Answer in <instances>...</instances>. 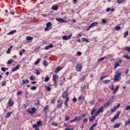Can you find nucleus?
<instances>
[{
    "label": "nucleus",
    "mask_w": 130,
    "mask_h": 130,
    "mask_svg": "<svg viewBox=\"0 0 130 130\" xmlns=\"http://www.w3.org/2000/svg\"><path fill=\"white\" fill-rule=\"evenodd\" d=\"M119 88V86H116V88L113 90V94H116V93H117V91H118Z\"/></svg>",
    "instance_id": "nucleus-16"
},
{
    "label": "nucleus",
    "mask_w": 130,
    "mask_h": 130,
    "mask_svg": "<svg viewBox=\"0 0 130 130\" xmlns=\"http://www.w3.org/2000/svg\"><path fill=\"white\" fill-rule=\"evenodd\" d=\"M27 112L29 114H30V115H34L35 112H36V108L32 107L31 108L27 109Z\"/></svg>",
    "instance_id": "nucleus-4"
},
{
    "label": "nucleus",
    "mask_w": 130,
    "mask_h": 130,
    "mask_svg": "<svg viewBox=\"0 0 130 130\" xmlns=\"http://www.w3.org/2000/svg\"><path fill=\"white\" fill-rule=\"evenodd\" d=\"M28 83H29V80H28L23 79L22 81V85L27 84Z\"/></svg>",
    "instance_id": "nucleus-18"
},
{
    "label": "nucleus",
    "mask_w": 130,
    "mask_h": 130,
    "mask_svg": "<svg viewBox=\"0 0 130 130\" xmlns=\"http://www.w3.org/2000/svg\"><path fill=\"white\" fill-rule=\"evenodd\" d=\"M48 108H49L48 106H46L44 107V109H43L44 112L46 113V110H48Z\"/></svg>",
    "instance_id": "nucleus-34"
},
{
    "label": "nucleus",
    "mask_w": 130,
    "mask_h": 130,
    "mask_svg": "<svg viewBox=\"0 0 130 130\" xmlns=\"http://www.w3.org/2000/svg\"><path fill=\"white\" fill-rule=\"evenodd\" d=\"M85 39V38H82V39H81V42L82 43L84 42Z\"/></svg>",
    "instance_id": "nucleus-62"
},
{
    "label": "nucleus",
    "mask_w": 130,
    "mask_h": 130,
    "mask_svg": "<svg viewBox=\"0 0 130 130\" xmlns=\"http://www.w3.org/2000/svg\"><path fill=\"white\" fill-rule=\"evenodd\" d=\"M12 114H13V112H9L7 113L6 114V118H9V117H10Z\"/></svg>",
    "instance_id": "nucleus-15"
},
{
    "label": "nucleus",
    "mask_w": 130,
    "mask_h": 130,
    "mask_svg": "<svg viewBox=\"0 0 130 130\" xmlns=\"http://www.w3.org/2000/svg\"><path fill=\"white\" fill-rule=\"evenodd\" d=\"M78 99L79 100H82L84 99V95H81L80 96H79Z\"/></svg>",
    "instance_id": "nucleus-39"
},
{
    "label": "nucleus",
    "mask_w": 130,
    "mask_h": 130,
    "mask_svg": "<svg viewBox=\"0 0 130 130\" xmlns=\"http://www.w3.org/2000/svg\"><path fill=\"white\" fill-rule=\"evenodd\" d=\"M46 89L48 91V92H50L51 91V88L49 86H45Z\"/></svg>",
    "instance_id": "nucleus-35"
},
{
    "label": "nucleus",
    "mask_w": 130,
    "mask_h": 130,
    "mask_svg": "<svg viewBox=\"0 0 130 130\" xmlns=\"http://www.w3.org/2000/svg\"><path fill=\"white\" fill-rule=\"evenodd\" d=\"M64 105H65V106H68V102H64Z\"/></svg>",
    "instance_id": "nucleus-64"
},
{
    "label": "nucleus",
    "mask_w": 130,
    "mask_h": 130,
    "mask_svg": "<svg viewBox=\"0 0 130 130\" xmlns=\"http://www.w3.org/2000/svg\"><path fill=\"white\" fill-rule=\"evenodd\" d=\"M69 119H70V117H69V116H65V120H66V121H68V120H69Z\"/></svg>",
    "instance_id": "nucleus-50"
},
{
    "label": "nucleus",
    "mask_w": 130,
    "mask_h": 130,
    "mask_svg": "<svg viewBox=\"0 0 130 130\" xmlns=\"http://www.w3.org/2000/svg\"><path fill=\"white\" fill-rule=\"evenodd\" d=\"M104 110V107H101L98 109L93 108L91 112V114L92 115H94V114L95 113L94 116H92L89 118V121H94L95 119H96V116H98L100 114V113L103 112Z\"/></svg>",
    "instance_id": "nucleus-1"
},
{
    "label": "nucleus",
    "mask_w": 130,
    "mask_h": 130,
    "mask_svg": "<svg viewBox=\"0 0 130 130\" xmlns=\"http://www.w3.org/2000/svg\"><path fill=\"white\" fill-rule=\"evenodd\" d=\"M117 109V107H114L113 108H112L111 110V112H114L115 111V110H116Z\"/></svg>",
    "instance_id": "nucleus-37"
},
{
    "label": "nucleus",
    "mask_w": 130,
    "mask_h": 130,
    "mask_svg": "<svg viewBox=\"0 0 130 130\" xmlns=\"http://www.w3.org/2000/svg\"><path fill=\"white\" fill-rule=\"evenodd\" d=\"M2 71L3 72H6V68L3 67V68H2Z\"/></svg>",
    "instance_id": "nucleus-58"
},
{
    "label": "nucleus",
    "mask_w": 130,
    "mask_h": 130,
    "mask_svg": "<svg viewBox=\"0 0 130 130\" xmlns=\"http://www.w3.org/2000/svg\"><path fill=\"white\" fill-rule=\"evenodd\" d=\"M115 10L113 8H108L106 9V11L109 12H114Z\"/></svg>",
    "instance_id": "nucleus-20"
},
{
    "label": "nucleus",
    "mask_w": 130,
    "mask_h": 130,
    "mask_svg": "<svg viewBox=\"0 0 130 130\" xmlns=\"http://www.w3.org/2000/svg\"><path fill=\"white\" fill-rule=\"evenodd\" d=\"M14 33H16V30H12L10 32H9L8 34V35H13V34H14Z\"/></svg>",
    "instance_id": "nucleus-27"
},
{
    "label": "nucleus",
    "mask_w": 130,
    "mask_h": 130,
    "mask_svg": "<svg viewBox=\"0 0 130 130\" xmlns=\"http://www.w3.org/2000/svg\"><path fill=\"white\" fill-rule=\"evenodd\" d=\"M119 61H116L114 63V70L116 69V68H117V67H119V66H120V64H121V60H119ZM120 62V63H119Z\"/></svg>",
    "instance_id": "nucleus-10"
},
{
    "label": "nucleus",
    "mask_w": 130,
    "mask_h": 130,
    "mask_svg": "<svg viewBox=\"0 0 130 130\" xmlns=\"http://www.w3.org/2000/svg\"><path fill=\"white\" fill-rule=\"evenodd\" d=\"M109 82H110V80H106L104 81V83L105 84H107V83H109Z\"/></svg>",
    "instance_id": "nucleus-49"
},
{
    "label": "nucleus",
    "mask_w": 130,
    "mask_h": 130,
    "mask_svg": "<svg viewBox=\"0 0 130 130\" xmlns=\"http://www.w3.org/2000/svg\"><path fill=\"white\" fill-rule=\"evenodd\" d=\"M77 55H78V56H80V55H82V52H78L77 53Z\"/></svg>",
    "instance_id": "nucleus-52"
},
{
    "label": "nucleus",
    "mask_w": 130,
    "mask_h": 130,
    "mask_svg": "<svg viewBox=\"0 0 130 130\" xmlns=\"http://www.w3.org/2000/svg\"><path fill=\"white\" fill-rule=\"evenodd\" d=\"M97 124H98V123H94L93 124H92V125L91 127H92L93 128H94V127H95V126H97Z\"/></svg>",
    "instance_id": "nucleus-46"
},
{
    "label": "nucleus",
    "mask_w": 130,
    "mask_h": 130,
    "mask_svg": "<svg viewBox=\"0 0 130 130\" xmlns=\"http://www.w3.org/2000/svg\"><path fill=\"white\" fill-rule=\"evenodd\" d=\"M48 63H47V61L44 60V65L46 66H48Z\"/></svg>",
    "instance_id": "nucleus-53"
},
{
    "label": "nucleus",
    "mask_w": 130,
    "mask_h": 130,
    "mask_svg": "<svg viewBox=\"0 0 130 130\" xmlns=\"http://www.w3.org/2000/svg\"><path fill=\"white\" fill-rule=\"evenodd\" d=\"M36 75H40V72H39V71H38V70H36Z\"/></svg>",
    "instance_id": "nucleus-61"
},
{
    "label": "nucleus",
    "mask_w": 130,
    "mask_h": 130,
    "mask_svg": "<svg viewBox=\"0 0 130 130\" xmlns=\"http://www.w3.org/2000/svg\"><path fill=\"white\" fill-rule=\"evenodd\" d=\"M105 59H107V57H102L98 59L99 61H103V60H105Z\"/></svg>",
    "instance_id": "nucleus-23"
},
{
    "label": "nucleus",
    "mask_w": 130,
    "mask_h": 130,
    "mask_svg": "<svg viewBox=\"0 0 130 130\" xmlns=\"http://www.w3.org/2000/svg\"><path fill=\"white\" fill-rule=\"evenodd\" d=\"M53 47V45H49V46H48L45 47V49L46 50H47L49 49V48H52V47Z\"/></svg>",
    "instance_id": "nucleus-25"
},
{
    "label": "nucleus",
    "mask_w": 130,
    "mask_h": 130,
    "mask_svg": "<svg viewBox=\"0 0 130 130\" xmlns=\"http://www.w3.org/2000/svg\"><path fill=\"white\" fill-rule=\"evenodd\" d=\"M50 78L49 77V76H47L44 80V82H48V81H49Z\"/></svg>",
    "instance_id": "nucleus-33"
},
{
    "label": "nucleus",
    "mask_w": 130,
    "mask_h": 130,
    "mask_svg": "<svg viewBox=\"0 0 130 130\" xmlns=\"http://www.w3.org/2000/svg\"><path fill=\"white\" fill-rule=\"evenodd\" d=\"M119 126H120V124L117 123V124H115L113 127V128H117L119 127Z\"/></svg>",
    "instance_id": "nucleus-24"
},
{
    "label": "nucleus",
    "mask_w": 130,
    "mask_h": 130,
    "mask_svg": "<svg viewBox=\"0 0 130 130\" xmlns=\"http://www.w3.org/2000/svg\"><path fill=\"white\" fill-rule=\"evenodd\" d=\"M109 104H110V102H107L106 103L104 104L103 107H104H104H107V106H108Z\"/></svg>",
    "instance_id": "nucleus-28"
},
{
    "label": "nucleus",
    "mask_w": 130,
    "mask_h": 130,
    "mask_svg": "<svg viewBox=\"0 0 130 130\" xmlns=\"http://www.w3.org/2000/svg\"><path fill=\"white\" fill-rule=\"evenodd\" d=\"M121 74H122V73L118 71L116 72L115 75L114 77V81H120V80H121V78H120Z\"/></svg>",
    "instance_id": "nucleus-2"
},
{
    "label": "nucleus",
    "mask_w": 130,
    "mask_h": 130,
    "mask_svg": "<svg viewBox=\"0 0 130 130\" xmlns=\"http://www.w3.org/2000/svg\"><path fill=\"white\" fill-rule=\"evenodd\" d=\"M120 114V111H119L117 112V113L114 115V116L111 119V122H114V121H115L116 119L119 117V115Z\"/></svg>",
    "instance_id": "nucleus-5"
},
{
    "label": "nucleus",
    "mask_w": 130,
    "mask_h": 130,
    "mask_svg": "<svg viewBox=\"0 0 130 130\" xmlns=\"http://www.w3.org/2000/svg\"><path fill=\"white\" fill-rule=\"evenodd\" d=\"M125 49L127 50V51H128V52H130V47H126Z\"/></svg>",
    "instance_id": "nucleus-41"
},
{
    "label": "nucleus",
    "mask_w": 130,
    "mask_h": 130,
    "mask_svg": "<svg viewBox=\"0 0 130 130\" xmlns=\"http://www.w3.org/2000/svg\"><path fill=\"white\" fill-rule=\"evenodd\" d=\"M37 88V87H36V86H31L30 87V89L31 90H36V89Z\"/></svg>",
    "instance_id": "nucleus-47"
},
{
    "label": "nucleus",
    "mask_w": 130,
    "mask_h": 130,
    "mask_svg": "<svg viewBox=\"0 0 130 130\" xmlns=\"http://www.w3.org/2000/svg\"><path fill=\"white\" fill-rule=\"evenodd\" d=\"M75 121H80V120H82V117L81 116H77L75 118Z\"/></svg>",
    "instance_id": "nucleus-19"
},
{
    "label": "nucleus",
    "mask_w": 130,
    "mask_h": 130,
    "mask_svg": "<svg viewBox=\"0 0 130 130\" xmlns=\"http://www.w3.org/2000/svg\"><path fill=\"white\" fill-rule=\"evenodd\" d=\"M58 78V75L57 74H55L53 75V81L54 83H55L56 82V79Z\"/></svg>",
    "instance_id": "nucleus-14"
},
{
    "label": "nucleus",
    "mask_w": 130,
    "mask_h": 130,
    "mask_svg": "<svg viewBox=\"0 0 130 130\" xmlns=\"http://www.w3.org/2000/svg\"><path fill=\"white\" fill-rule=\"evenodd\" d=\"M114 89V85H112L111 87V90H113Z\"/></svg>",
    "instance_id": "nucleus-63"
},
{
    "label": "nucleus",
    "mask_w": 130,
    "mask_h": 130,
    "mask_svg": "<svg viewBox=\"0 0 130 130\" xmlns=\"http://www.w3.org/2000/svg\"><path fill=\"white\" fill-rule=\"evenodd\" d=\"M33 128H34V129L36 130H39V129L38 128V127H34V126H32Z\"/></svg>",
    "instance_id": "nucleus-59"
},
{
    "label": "nucleus",
    "mask_w": 130,
    "mask_h": 130,
    "mask_svg": "<svg viewBox=\"0 0 130 130\" xmlns=\"http://www.w3.org/2000/svg\"><path fill=\"white\" fill-rule=\"evenodd\" d=\"M23 93V91H19L18 92H17V95H21V94Z\"/></svg>",
    "instance_id": "nucleus-51"
},
{
    "label": "nucleus",
    "mask_w": 130,
    "mask_h": 130,
    "mask_svg": "<svg viewBox=\"0 0 130 130\" xmlns=\"http://www.w3.org/2000/svg\"><path fill=\"white\" fill-rule=\"evenodd\" d=\"M14 104L15 102H14V101H13V99L10 98L7 103V108H10V107H13Z\"/></svg>",
    "instance_id": "nucleus-3"
},
{
    "label": "nucleus",
    "mask_w": 130,
    "mask_h": 130,
    "mask_svg": "<svg viewBox=\"0 0 130 130\" xmlns=\"http://www.w3.org/2000/svg\"><path fill=\"white\" fill-rule=\"evenodd\" d=\"M68 95H69V93H68V90H67L66 91H64L62 93V98H67Z\"/></svg>",
    "instance_id": "nucleus-13"
},
{
    "label": "nucleus",
    "mask_w": 130,
    "mask_h": 130,
    "mask_svg": "<svg viewBox=\"0 0 130 130\" xmlns=\"http://www.w3.org/2000/svg\"><path fill=\"white\" fill-rule=\"evenodd\" d=\"M36 123L37 124H34V127H39V126H41L42 125V121L40 120L37 121Z\"/></svg>",
    "instance_id": "nucleus-9"
},
{
    "label": "nucleus",
    "mask_w": 130,
    "mask_h": 130,
    "mask_svg": "<svg viewBox=\"0 0 130 130\" xmlns=\"http://www.w3.org/2000/svg\"><path fill=\"white\" fill-rule=\"evenodd\" d=\"M102 22L103 23H107V21L106 20V19H102Z\"/></svg>",
    "instance_id": "nucleus-57"
},
{
    "label": "nucleus",
    "mask_w": 130,
    "mask_h": 130,
    "mask_svg": "<svg viewBox=\"0 0 130 130\" xmlns=\"http://www.w3.org/2000/svg\"><path fill=\"white\" fill-rule=\"evenodd\" d=\"M60 70H62V68L57 67L54 71L55 74H57V73H58Z\"/></svg>",
    "instance_id": "nucleus-17"
},
{
    "label": "nucleus",
    "mask_w": 130,
    "mask_h": 130,
    "mask_svg": "<svg viewBox=\"0 0 130 130\" xmlns=\"http://www.w3.org/2000/svg\"><path fill=\"white\" fill-rule=\"evenodd\" d=\"M19 69H20V66L18 65L13 69L12 72H16V71H17V70H19Z\"/></svg>",
    "instance_id": "nucleus-21"
},
{
    "label": "nucleus",
    "mask_w": 130,
    "mask_h": 130,
    "mask_svg": "<svg viewBox=\"0 0 130 130\" xmlns=\"http://www.w3.org/2000/svg\"><path fill=\"white\" fill-rule=\"evenodd\" d=\"M47 27L45 28V31L51 30V22H47L46 24Z\"/></svg>",
    "instance_id": "nucleus-8"
},
{
    "label": "nucleus",
    "mask_w": 130,
    "mask_h": 130,
    "mask_svg": "<svg viewBox=\"0 0 130 130\" xmlns=\"http://www.w3.org/2000/svg\"><path fill=\"white\" fill-rule=\"evenodd\" d=\"M61 105H62V104L61 103H58L57 105V108H60V107H61Z\"/></svg>",
    "instance_id": "nucleus-38"
},
{
    "label": "nucleus",
    "mask_w": 130,
    "mask_h": 130,
    "mask_svg": "<svg viewBox=\"0 0 130 130\" xmlns=\"http://www.w3.org/2000/svg\"><path fill=\"white\" fill-rule=\"evenodd\" d=\"M121 28V27L120 26L118 25V26H115V29L117 31H119V30H120Z\"/></svg>",
    "instance_id": "nucleus-31"
},
{
    "label": "nucleus",
    "mask_w": 130,
    "mask_h": 130,
    "mask_svg": "<svg viewBox=\"0 0 130 130\" xmlns=\"http://www.w3.org/2000/svg\"><path fill=\"white\" fill-rule=\"evenodd\" d=\"M128 69H126L125 71V73L126 74V75H127V74H128Z\"/></svg>",
    "instance_id": "nucleus-60"
},
{
    "label": "nucleus",
    "mask_w": 130,
    "mask_h": 130,
    "mask_svg": "<svg viewBox=\"0 0 130 130\" xmlns=\"http://www.w3.org/2000/svg\"><path fill=\"white\" fill-rule=\"evenodd\" d=\"M126 0H117L118 4H123V3H125Z\"/></svg>",
    "instance_id": "nucleus-26"
},
{
    "label": "nucleus",
    "mask_w": 130,
    "mask_h": 130,
    "mask_svg": "<svg viewBox=\"0 0 130 130\" xmlns=\"http://www.w3.org/2000/svg\"><path fill=\"white\" fill-rule=\"evenodd\" d=\"M6 84H7V82L6 81H3L2 82V86H5Z\"/></svg>",
    "instance_id": "nucleus-55"
},
{
    "label": "nucleus",
    "mask_w": 130,
    "mask_h": 130,
    "mask_svg": "<svg viewBox=\"0 0 130 130\" xmlns=\"http://www.w3.org/2000/svg\"><path fill=\"white\" fill-rule=\"evenodd\" d=\"M40 60H41V58H39L38 59V60L35 62V64L36 66L40 62Z\"/></svg>",
    "instance_id": "nucleus-30"
},
{
    "label": "nucleus",
    "mask_w": 130,
    "mask_h": 130,
    "mask_svg": "<svg viewBox=\"0 0 130 130\" xmlns=\"http://www.w3.org/2000/svg\"><path fill=\"white\" fill-rule=\"evenodd\" d=\"M85 122H88V118H85L83 120V123H85Z\"/></svg>",
    "instance_id": "nucleus-48"
},
{
    "label": "nucleus",
    "mask_w": 130,
    "mask_h": 130,
    "mask_svg": "<svg viewBox=\"0 0 130 130\" xmlns=\"http://www.w3.org/2000/svg\"><path fill=\"white\" fill-rule=\"evenodd\" d=\"M13 61H14V60H10L8 61L7 64H11L12 63V62H13Z\"/></svg>",
    "instance_id": "nucleus-42"
},
{
    "label": "nucleus",
    "mask_w": 130,
    "mask_h": 130,
    "mask_svg": "<svg viewBox=\"0 0 130 130\" xmlns=\"http://www.w3.org/2000/svg\"><path fill=\"white\" fill-rule=\"evenodd\" d=\"M52 10L53 11H57L58 10V6H53L52 7Z\"/></svg>",
    "instance_id": "nucleus-22"
},
{
    "label": "nucleus",
    "mask_w": 130,
    "mask_h": 130,
    "mask_svg": "<svg viewBox=\"0 0 130 130\" xmlns=\"http://www.w3.org/2000/svg\"><path fill=\"white\" fill-rule=\"evenodd\" d=\"M127 35H128V31H127L124 32V37H125V38L126 37V36H127Z\"/></svg>",
    "instance_id": "nucleus-40"
},
{
    "label": "nucleus",
    "mask_w": 130,
    "mask_h": 130,
    "mask_svg": "<svg viewBox=\"0 0 130 130\" xmlns=\"http://www.w3.org/2000/svg\"><path fill=\"white\" fill-rule=\"evenodd\" d=\"M30 81H35V80H36V78H35V77L33 76V75H31L30 77Z\"/></svg>",
    "instance_id": "nucleus-29"
},
{
    "label": "nucleus",
    "mask_w": 130,
    "mask_h": 130,
    "mask_svg": "<svg viewBox=\"0 0 130 130\" xmlns=\"http://www.w3.org/2000/svg\"><path fill=\"white\" fill-rule=\"evenodd\" d=\"M85 79H86V76H83L81 79H80V81L82 82L83 81H84V80H85Z\"/></svg>",
    "instance_id": "nucleus-44"
},
{
    "label": "nucleus",
    "mask_w": 130,
    "mask_h": 130,
    "mask_svg": "<svg viewBox=\"0 0 130 130\" xmlns=\"http://www.w3.org/2000/svg\"><path fill=\"white\" fill-rule=\"evenodd\" d=\"M82 63H78L76 66V70L77 71V72H81L82 71V69H83V67L82 66Z\"/></svg>",
    "instance_id": "nucleus-7"
},
{
    "label": "nucleus",
    "mask_w": 130,
    "mask_h": 130,
    "mask_svg": "<svg viewBox=\"0 0 130 130\" xmlns=\"http://www.w3.org/2000/svg\"><path fill=\"white\" fill-rule=\"evenodd\" d=\"M56 20L58 22H59V23H68V21H67L61 18H56Z\"/></svg>",
    "instance_id": "nucleus-11"
},
{
    "label": "nucleus",
    "mask_w": 130,
    "mask_h": 130,
    "mask_svg": "<svg viewBox=\"0 0 130 130\" xmlns=\"http://www.w3.org/2000/svg\"><path fill=\"white\" fill-rule=\"evenodd\" d=\"M94 103H95V102H94V101H91L90 102V105H93Z\"/></svg>",
    "instance_id": "nucleus-56"
},
{
    "label": "nucleus",
    "mask_w": 130,
    "mask_h": 130,
    "mask_svg": "<svg viewBox=\"0 0 130 130\" xmlns=\"http://www.w3.org/2000/svg\"><path fill=\"white\" fill-rule=\"evenodd\" d=\"M82 37V35L81 34H79L77 35V38H80Z\"/></svg>",
    "instance_id": "nucleus-54"
},
{
    "label": "nucleus",
    "mask_w": 130,
    "mask_h": 130,
    "mask_svg": "<svg viewBox=\"0 0 130 130\" xmlns=\"http://www.w3.org/2000/svg\"><path fill=\"white\" fill-rule=\"evenodd\" d=\"M98 25V22H95L92 23H91L89 26H88L87 28V31H89L91 28L93 27H95V26H97Z\"/></svg>",
    "instance_id": "nucleus-6"
},
{
    "label": "nucleus",
    "mask_w": 130,
    "mask_h": 130,
    "mask_svg": "<svg viewBox=\"0 0 130 130\" xmlns=\"http://www.w3.org/2000/svg\"><path fill=\"white\" fill-rule=\"evenodd\" d=\"M124 58H127V59L128 60H129V56H128V55H125V56H124Z\"/></svg>",
    "instance_id": "nucleus-43"
},
{
    "label": "nucleus",
    "mask_w": 130,
    "mask_h": 130,
    "mask_svg": "<svg viewBox=\"0 0 130 130\" xmlns=\"http://www.w3.org/2000/svg\"><path fill=\"white\" fill-rule=\"evenodd\" d=\"M129 123H130V119H128V121H126L125 123V126L128 125V124H129Z\"/></svg>",
    "instance_id": "nucleus-32"
},
{
    "label": "nucleus",
    "mask_w": 130,
    "mask_h": 130,
    "mask_svg": "<svg viewBox=\"0 0 130 130\" xmlns=\"http://www.w3.org/2000/svg\"><path fill=\"white\" fill-rule=\"evenodd\" d=\"M26 40H33V38L31 37V36L26 37Z\"/></svg>",
    "instance_id": "nucleus-36"
},
{
    "label": "nucleus",
    "mask_w": 130,
    "mask_h": 130,
    "mask_svg": "<svg viewBox=\"0 0 130 130\" xmlns=\"http://www.w3.org/2000/svg\"><path fill=\"white\" fill-rule=\"evenodd\" d=\"M125 110H129L130 109V105L129 106H126L125 108Z\"/></svg>",
    "instance_id": "nucleus-45"
},
{
    "label": "nucleus",
    "mask_w": 130,
    "mask_h": 130,
    "mask_svg": "<svg viewBox=\"0 0 130 130\" xmlns=\"http://www.w3.org/2000/svg\"><path fill=\"white\" fill-rule=\"evenodd\" d=\"M72 36H73L72 34L70 35V36H63L62 37V39L63 40H69V39L71 38V37H72Z\"/></svg>",
    "instance_id": "nucleus-12"
}]
</instances>
